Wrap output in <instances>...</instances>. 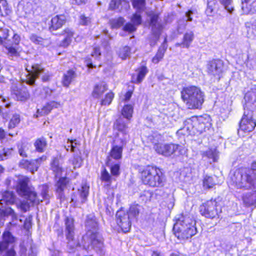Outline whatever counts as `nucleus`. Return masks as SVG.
Here are the masks:
<instances>
[{
	"mask_svg": "<svg viewBox=\"0 0 256 256\" xmlns=\"http://www.w3.org/2000/svg\"><path fill=\"white\" fill-rule=\"evenodd\" d=\"M86 233L83 236V246L87 250H94L96 253L103 255L104 253V239L99 232L98 224L95 216H87L86 222Z\"/></svg>",
	"mask_w": 256,
	"mask_h": 256,
	"instance_id": "nucleus-1",
	"label": "nucleus"
},
{
	"mask_svg": "<svg viewBox=\"0 0 256 256\" xmlns=\"http://www.w3.org/2000/svg\"><path fill=\"white\" fill-rule=\"evenodd\" d=\"M229 186L230 188L248 190L256 187V172L254 170L241 168L231 172Z\"/></svg>",
	"mask_w": 256,
	"mask_h": 256,
	"instance_id": "nucleus-2",
	"label": "nucleus"
},
{
	"mask_svg": "<svg viewBox=\"0 0 256 256\" xmlns=\"http://www.w3.org/2000/svg\"><path fill=\"white\" fill-rule=\"evenodd\" d=\"M30 180L24 176L18 178L17 192L25 200L22 202L20 208L24 212H27L31 206L40 204L36 194L28 186Z\"/></svg>",
	"mask_w": 256,
	"mask_h": 256,
	"instance_id": "nucleus-3",
	"label": "nucleus"
},
{
	"mask_svg": "<svg viewBox=\"0 0 256 256\" xmlns=\"http://www.w3.org/2000/svg\"><path fill=\"white\" fill-rule=\"evenodd\" d=\"M140 172L142 182L145 185L152 188H161L164 186V176L160 168L148 166L140 168Z\"/></svg>",
	"mask_w": 256,
	"mask_h": 256,
	"instance_id": "nucleus-4",
	"label": "nucleus"
},
{
	"mask_svg": "<svg viewBox=\"0 0 256 256\" xmlns=\"http://www.w3.org/2000/svg\"><path fill=\"white\" fill-rule=\"evenodd\" d=\"M196 222L190 217L182 216L174 226L176 236L181 241L188 240L197 233Z\"/></svg>",
	"mask_w": 256,
	"mask_h": 256,
	"instance_id": "nucleus-5",
	"label": "nucleus"
},
{
	"mask_svg": "<svg viewBox=\"0 0 256 256\" xmlns=\"http://www.w3.org/2000/svg\"><path fill=\"white\" fill-rule=\"evenodd\" d=\"M182 98L189 109H199L204 102V94L195 86L184 88L181 92Z\"/></svg>",
	"mask_w": 256,
	"mask_h": 256,
	"instance_id": "nucleus-6",
	"label": "nucleus"
},
{
	"mask_svg": "<svg viewBox=\"0 0 256 256\" xmlns=\"http://www.w3.org/2000/svg\"><path fill=\"white\" fill-rule=\"evenodd\" d=\"M26 70L28 74L26 80L27 84L30 86H34L35 84L36 80L39 76H42L44 82H48L52 75L48 72L46 71L43 67L38 64L32 65L30 68L27 66Z\"/></svg>",
	"mask_w": 256,
	"mask_h": 256,
	"instance_id": "nucleus-7",
	"label": "nucleus"
},
{
	"mask_svg": "<svg viewBox=\"0 0 256 256\" xmlns=\"http://www.w3.org/2000/svg\"><path fill=\"white\" fill-rule=\"evenodd\" d=\"M154 149L158 154L165 157H170L172 155H182L184 152V148L180 146L173 144H154Z\"/></svg>",
	"mask_w": 256,
	"mask_h": 256,
	"instance_id": "nucleus-8",
	"label": "nucleus"
},
{
	"mask_svg": "<svg viewBox=\"0 0 256 256\" xmlns=\"http://www.w3.org/2000/svg\"><path fill=\"white\" fill-rule=\"evenodd\" d=\"M222 212V206L216 200L208 201L200 207L201 214L208 218H218Z\"/></svg>",
	"mask_w": 256,
	"mask_h": 256,
	"instance_id": "nucleus-9",
	"label": "nucleus"
},
{
	"mask_svg": "<svg viewBox=\"0 0 256 256\" xmlns=\"http://www.w3.org/2000/svg\"><path fill=\"white\" fill-rule=\"evenodd\" d=\"M66 236L68 240V246L70 252H73L78 246V242L74 239V220L72 218H67L66 220Z\"/></svg>",
	"mask_w": 256,
	"mask_h": 256,
	"instance_id": "nucleus-10",
	"label": "nucleus"
},
{
	"mask_svg": "<svg viewBox=\"0 0 256 256\" xmlns=\"http://www.w3.org/2000/svg\"><path fill=\"white\" fill-rule=\"evenodd\" d=\"M14 238L8 232H6L3 234V240L0 242V253L2 256H16L15 251L10 248V244L13 243Z\"/></svg>",
	"mask_w": 256,
	"mask_h": 256,
	"instance_id": "nucleus-11",
	"label": "nucleus"
},
{
	"mask_svg": "<svg viewBox=\"0 0 256 256\" xmlns=\"http://www.w3.org/2000/svg\"><path fill=\"white\" fill-rule=\"evenodd\" d=\"M116 222L118 224L121 228L122 230L126 233L130 232L132 224L131 218L125 211L120 210L118 211L116 214Z\"/></svg>",
	"mask_w": 256,
	"mask_h": 256,
	"instance_id": "nucleus-12",
	"label": "nucleus"
},
{
	"mask_svg": "<svg viewBox=\"0 0 256 256\" xmlns=\"http://www.w3.org/2000/svg\"><path fill=\"white\" fill-rule=\"evenodd\" d=\"M206 68L209 76L220 80L223 72L224 62L221 60H213L208 63Z\"/></svg>",
	"mask_w": 256,
	"mask_h": 256,
	"instance_id": "nucleus-13",
	"label": "nucleus"
},
{
	"mask_svg": "<svg viewBox=\"0 0 256 256\" xmlns=\"http://www.w3.org/2000/svg\"><path fill=\"white\" fill-rule=\"evenodd\" d=\"M10 104H7L6 108L2 110V116L4 119L8 120V118L12 116L8 124L9 129H13L17 127L20 122V116L16 114H10V112L8 109L10 108Z\"/></svg>",
	"mask_w": 256,
	"mask_h": 256,
	"instance_id": "nucleus-14",
	"label": "nucleus"
},
{
	"mask_svg": "<svg viewBox=\"0 0 256 256\" xmlns=\"http://www.w3.org/2000/svg\"><path fill=\"white\" fill-rule=\"evenodd\" d=\"M189 122H192L195 125H198V127L196 129H194L196 132H198V134H202L209 130L211 124L209 122V118L206 120L202 117H192V121H189Z\"/></svg>",
	"mask_w": 256,
	"mask_h": 256,
	"instance_id": "nucleus-15",
	"label": "nucleus"
},
{
	"mask_svg": "<svg viewBox=\"0 0 256 256\" xmlns=\"http://www.w3.org/2000/svg\"><path fill=\"white\" fill-rule=\"evenodd\" d=\"M256 126V124L252 119L251 116H248L244 114V116L240 123V130L244 132H252Z\"/></svg>",
	"mask_w": 256,
	"mask_h": 256,
	"instance_id": "nucleus-16",
	"label": "nucleus"
},
{
	"mask_svg": "<svg viewBox=\"0 0 256 256\" xmlns=\"http://www.w3.org/2000/svg\"><path fill=\"white\" fill-rule=\"evenodd\" d=\"M66 17L64 15H58L53 17L50 21L49 30L53 32L61 28L66 22Z\"/></svg>",
	"mask_w": 256,
	"mask_h": 256,
	"instance_id": "nucleus-17",
	"label": "nucleus"
},
{
	"mask_svg": "<svg viewBox=\"0 0 256 256\" xmlns=\"http://www.w3.org/2000/svg\"><path fill=\"white\" fill-rule=\"evenodd\" d=\"M189 121H192V118L186 120L184 122V127L178 131V133L183 135H196L198 134V132H196L194 129H196L198 127V125H195L194 122Z\"/></svg>",
	"mask_w": 256,
	"mask_h": 256,
	"instance_id": "nucleus-18",
	"label": "nucleus"
},
{
	"mask_svg": "<svg viewBox=\"0 0 256 256\" xmlns=\"http://www.w3.org/2000/svg\"><path fill=\"white\" fill-rule=\"evenodd\" d=\"M28 250V256H36V248L30 240H29L25 244L24 242L20 245V254L26 256Z\"/></svg>",
	"mask_w": 256,
	"mask_h": 256,
	"instance_id": "nucleus-19",
	"label": "nucleus"
},
{
	"mask_svg": "<svg viewBox=\"0 0 256 256\" xmlns=\"http://www.w3.org/2000/svg\"><path fill=\"white\" fill-rule=\"evenodd\" d=\"M202 158L208 160L210 164L217 162L219 158V152L216 148H212L202 152Z\"/></svg>",
	"mask_w": 256,
	"mask_h": 256,
	"instance_id": "nucleus-20",
	"label": "nucleus"
},
{
	"mask_svg": "<svg viewBox=\"0 0 256 256\" xmlns=\"http://www.w3.org/2000/svg\"><path fill=\"white\" fill-rule=\"evenodd\" d=\"M123 147L122 146H114L110 151L109 156L108 158L107 162L110 164L114 160H119L122 158Z\"/></svg>",
	"mask_w": 256,
	"mask_h": 256,
	"instance_id": "nucleus-21",
	"label": "nucleus"
},
{
	"mask_svg": "<svg viewBox=\"0 0 256 256\" xmlns=\"http://www.w3.org/2000/svg\"><path fill=\"white\" fill-rule=\"evenodd\" d=\"M242 8L246 14L256 12V0H241Z\"/></svg>",
	"mask_w": 256,
	"mask_h": 256,
	"instance_id": "nucleus-22",
	"label": "nucleus"
},
{
	"mask_svg": "<svg viewBox=\"0 0 256 256\" xmlns=\"http://www.w3.org/2000/svg\"><path fill=\"white\" fill-rule=\"evenodd\" d=\"M12 93L16 96L18 100H24L30 96L29 94L25 90H22L18 85L14 84L12 86Z\"/></svg>",
	"mask_w": 256,
	"mask_h": 256,
	"instance_id": "nucleus-23",
	"label": "nucleus"
},
{
	"mask_svg": "<svg viewBox=\"0 0 256 256\" xmlns=\"http://www.w3.org/2000/svg\"><path fill=\"white\" fill-rule=\"evenodd\" d=\"M58 106V104L57 102H52L47 104L42 108H38L37 110L38 115L36 116V118L48 114L53 108H57Z\"/></svg>",
	"mask_w": 256,
	"mask_h": 256,
	"instance_id": "nucleus-24",
	"label": "nucleus"
},
{
	"mask_svg": "<svg viewBox=\"0 0 256 256\" xmlns=\"http://www.w3.org/2000/svg\"><path fill=\"white\" fill-rule=\"evenodd\" d=\"M16 196L12 192L6 191L4 192L2 195V198L0 200V204L11 205L16 201Z\"/></svg>",
	"mask_w": 256,
	"mask_h": 256,
	"instance_id": "nucleus-25",
	"label": "nucleus"
},
{
	"mask_svg": "<svg viewBox=\"0 0 256 256\" xmlns=\"http://www.w3.org/2000/svg\"><path fill=\"white\" fill-rule=\"evenodd\" d=\"M77 78V74L74 70H68L64 75L62 84L65 87H68L71 83Z\"/></svg>",
	"mask_w": 256,
	"mask_h": 256,
	"instance_id": "nucleus-26",
	"label": "nucleus"
},
{
	"mask_svg": "<svg viewBox=\"0 0 256 256\" xmlns=\"http://www.w3.org/2000/svg\"><path fill=\"white\" fill-rule=\"evenodd\" d=\"M108 90L106 84H100L96 85L92 92V96L95 99H99Z\"/></svg>",
	"mask_w": 256,
	"mask_h": 256,
	"instance_id": "nucleus-27",
	"label": "nucleus"
},
{
	"mask_svg": "<svg viewBox=\"0 0 256 256\" xmlns=\"http://www.w3.org/2000/svg\"><path fill=\"white\" fill-rule=\"evenodd\" d=\"M167 40L166 38L164 44L160 48L156 54L152 58V62L155 64H158L164 58V54L168 48V46L166 44Z\"/></svg>",
	"mask_w": 256,
	"mask_h": 256,
	"instance_id": "nucleus-28",
	"label": "nucleus"
},
{
	"mask_svg": "<svg viewBox=\"0 0 256 256\" xmlns=\"http://www.w3.org/2000/svg\"><path fill=\"white\" fill-rule=\"evenodd\" d=\"M138 75L136 78L132 76V82L135 84H140L144 78L146 76L148 72V70L146 66H142L138 70Z\"/></svg>",
	"mask_w": 256,
	"mask_h": 256,
	"instance_id": "nucleus-29",
	"label": "nucleus"
},
{
	"mask_svg": "<svg viewBox=\"0 0 256 256\" xmlns=\"http://www.w3.org/2000/svg\"><path fill=\"white\" fill-rule=\"evenodd\" d=\"M130 136L128 132H118L116 137L115 142L120 146H124L129 140Z\"/></svg>",
	"mask_w": 256,
	"mask_h": 256,
	"instance_id": "nucleus-30",
	"label": "nucleus"
},
{
	"mask_svg": "<svg viewBox=\"0 0 256 256\" xmlns=\"http://www.w3.org/2000/svg\"><path fill=\"white\" fill-rule=\"evenodd\" d=\"M52 169L57 178H61L64 172V170L60 166L58 158H54L52 164Z\"/></svg>",
	"mask_w": 256,
	"mask_h": 256,
	"instance_id": "nucleus-31",
	"label": "nucleus"
},
{
	"mask_svg": "<svg viewBox=\"0 0 256 256\" xmlns=\"http://www.w3.org/2000/svg\"><path fill=\"white\" fill-rule=\"evenodd\" d=\"M62 35L65 36V38L61 42L60 46L64 48L68 47L72 42L74 32L72 30L68 28L62 32Z\"/></svg>",
	"mask_w": 256,
	"mask_h": 256,
	"instance_id": "nucleus-32",
	"label": "nucleus"
},
{
	"mask_svg": "<svg viewBox=\"0 0 256 256\" xmlns=\"http://www.w3.org/2000/svg\"><path fill=\"white\" fill-rule=\"evenodd\" d=\"M158 20V16H154L151 18V26L152 27V30L156 39L157 40L159 38L160 32L161 30V26L160 24H157Z\"/></svg>",
	"mask_w": 256,
	"mask_h": 256,
	"instance_id": "nucleus-33",
	"label": "nucleus"
},
{
	"mask_svg": "<svg viewBox=\"0 0 256 256\" xmlns=\"http://www.w3.org/2000/svg\"><path fill=\"white\" fill-rule=\"evenodd\" d=\"M34 146L38 152H44L47 146V142L46 138L42 137L38 139L34 143Z\"/></svg>",
	"mask_w": 256,
	"mask_h": 256,
	"instance_id": "nucleus-34",
	"label": "nucleus"
},
{
	"mask_svg": "<svg viewBox=\"0 0 256 256\" xmlns=\"http://www.w3.org/2000/svg\"><path fill=\"white\" fill-rule=\"evenodd\" d=\"M114 128L118 132H128L127 124H126L124 120L122 118L116 120L114 124Z\"/></svg>",
	"mask_w": 256,
	"mask_h": 256,
	"instance_id": "nucleus-35",
	"label": "nucleus"
},
{
	"mask_svg": "<svg viewBox=\"0 0 256 256\" xmlns=\"http://www.w3.org/2000/svg\"><path fill=\"white\" fill-rule=\"evenodd\" d=\"M46 160V156H42L40 158L31 162L29 166L28 170L31 172L34 173V172L37 171L41 163Z\"/></svg>",
	"mask_w": 256,
	"mask_h": 256,
	"instance_id": "nucleus-36",
	"label": "nucleus"
},
{
	"mask_svg": "<svg viewBox=\"0 0 256 256\" xmlns=\"http://www.w3.org/2000/svg\"><path fill=\"white\" fill-rule=\"evenodd\" d=\"M248 36L250 38L256 37V20L246 24Z\"/></svg>",
	"mask_w": 256,
	"mask_h": 256,
	"instance_id": "nucleus-37",
	"label": "nucleus"
},
{
	"mask_svg": "<svg viewBox=\"0 0 256 256\" xmlns=\"http://www.w3.org/2000/svg\"><path fill=\"white\" fill-rule=\"evenodd\" d=\"M194 40V34L192 32L186 33L184 36L182 45V48H188Z\"/></svg>",
	"mask_w": 256,
	"mask_h": 256,
	"instance_id": "nucleus-38",
	"label": "nucleus"
},
{
	"mask_svg": "<svg viewBox=\"0 0 256 256\" xmlns=\"http://www.w3.org/2000/svg\"><path fill=\"white\" fill-rule=\"evenodd\" d=\"M118 54L122 60H126L130 56L131 48L128 46L122 47L118 50Z\"/></svg>",
	"mask_w": 256,
	"mask_h": 256,
	"instance_id": "nucleus-39",
	"label": "nucleus"
},
{
	"mask_svg": "<svg viewBox=\"0 0 256 256\" xmlns=\"http://www.w3.org/2000/svg\"><path fill=\"white\" fill-rule=\"evenodd\" d=\"M142 208L141 206L138 204H133L132 205L129 210L128 215L130 216L131 219L136 218Z\"/></svg>",
	"mask_w": 256,
	"mask_h": 256,
	"instance_id": "nucleus-40",
	"label": "nucleus"
},
{
	"mask_svg": "<svg viewBox=\"0 0 256 256\" xmlns=\"http://www.w3.org/2000/svg\"><path fill=\"white\" fill-rule=\"evenodd\" d=\"M6 48L8 52V54L12 57H18L20 56V48L18 46H6Z\"/></svg>",
	"mask_w": 256,
	"mask_h": 256,
	"instance_id": "nucleus-41",
	"label": "nucleus"
},
{
	"mask_svg": "<svg viewBox=\"0 0 256 256\" xmlns=\"http://www.w3.org/2000/svg\"><path fill=\"white\" fill-rule=\"evenodd\" d=\"M30 144L28 143L22 142L18 146L20 155L24 158L28 157V152L30 150Z\"/></svg>",
	"mask_w": 256,
	"mask_h": 256,
	"instance_id": "nucleus-42",
	"label": "nucleus"
},
{
	"mask_svg": "<svg viewBox=\"0 0 256 256\" xmlns=\"http://www.w3.org/2000/svg\"><path fill=\"white\" fill-rule=\"evenodd\" d=\"M0 16H6L10 14L11 10L6 0H2L0 2Z\"/></svg>",
	"mask_w": 256,
	"mask_h": 256,
	"instance_id": "nucleus-43",
	"label": "nucleus"
},
{
	"mask_svg": "<svg viewBox=\"0 0 256 256\" xmlns=\"http://www.w3.org/2000/svg\"><path fill=\"white\" fill-rule=\"evenodd\" d=\"M216 0H208V8L206 10V14L208 16H212L214 14V10L216 8L217 6Z\"/></svg>",
	"mask_w": 256,
	"mask_h": 256,
	"instance_id": "nucleus-44",
	"label": "nucleus"
},
{
	"mask_svg": "<svg viewBox=\"0 0 256 256\" xmlns=\"http://www.w3.org/2000/svg\"><path fill=\"white\" fill-rule=\"evenodd\" d=\"M113 180L114 179L111 176L109 172L106 170L104 169L103 171L102 172L101 180L102 182L106 184V186H110Z\"/></svg>",
	"mask_w": 256,
	"mask_h": 256,
	"instance_id": "nucleus-45",
	"label": "nucleus"
},
{
	"mask_svg": "<svg viewBox=\"0 0 256 256\" xmlns=\"http://www.w3.org/2000/svg\"><path fill=\"white\" fill-rule=\"evenodd\" d=\"M134 109L132 106L126 105L122 110V116L128 120H130L132 117Z\"/></svg>",
	"mask_w": 256,
	"mask_h": 256,
	"instance_id": "nucleus-46",
	"label": "nucleus"
},
{
	"mask_svg": "<svg viewBox=\"0 0 256 256\" xmlns=\"http://www.w3.org/2000/svg\"><path fill=\"white\" fill-rule=\"evenodd\" d=\"M107 166L110 168V171L112 175L114 176L118 177L120 174V164L119 162L114 164L112 162L110 164L107 162Z\"/></svg>",
	"mask_w": 256,
	"mask_h": 256,
	"instance_id": "nucleus-47",
	"label": "nucleus"
},
{
	"mask_svg": "<svg viewBox=\"0 0 256 256\" xmlns=\"http://www.w3.org/2000/svg\"><path fill=\"white\" fill-rule=\"evenodd\" d=\"M132 5L134 9L138 12L144 11L146 7L145 0H132Z\"/></svg>",
	"mask_w": 256,
	"mask_h": 256,
	"instance_id": "nucleus-48",
	"label": "nucleus"
},
{
	"mask_svg": "<svg viewBox=\"0 0 256 256\" xmlns=\"http://www.w3.org/2000/svg\"><path fill=\"white\" fill-rule=\"evenodd\" d=\"M114 97V94L112 92L107 94L104 98H102L100 101L102 106H108L112 102Z\"/></svg>",
	"mask_w": 256,
	"mask_h": 256,
	"instance_id": "nucleus-49",
	"label": "nucleus"
},
{
	"mask_svg": "<svg viewBox=\"0 0 256 256\" xmlns=\"http://www.w3.org/2000/svg\"><path fill=\"white\" fill-rule=\"evenodd\" d=\"M203 184L204 186L208 189L212 188L216 185V182L214 178L208 176H206L204 177Z\"/></svg>",
	"mask_w": 256,
	"mask_h": 256,
	"instance_id": "nucleus-50",
	"label": "nucleus"
},
{
	"mask_svg": "<svg viewBox=\"0 0 256 256\" xmlns=\"http://www.w3.org/2000/svg\"><path fill=\"white\" fill-rule=\"evenodd\" d=\"M90 187L86 184H83L81 190H79L81 198L82 199V202H85L89 194Z\"/></svg>",
	"mask_w": 256,
	"mask_h": 256,
	"instance_id": "nucleus-51",
	"label": "nucleus"
},
{
	"mask_svg": "<svg viewBox=\"0 0 256 256\" xmlns=\"http://www.w3.org/2000/svg\"><path fill=\"white\" fill-rule=\"evenodd\" d=\"M244 100L247 104H254L256 102V92H250L246 94Z\"/></svg>",
	"mask_w": 256,
	"mask_h": 256,
	"instance_id": "nucleus-52",
	"label": "nucleus"
},
{
	"mask_svg": "<svg viewBox=\"0 0 256 256\" xmlns=\"http://www.w3.org/2000/svg\"><path fill=\"white\" fill-rule=\"evenodd\" d=\"M220 1L226 11L229 14H232L234 11L232 0H220Z\"/></svg>",
	"mask_w": 256,
	"mask_h": 256,
	"instance_id": "nucleus-53",
	"label": "nucleus"
},
{
	"mask_svg": "<svg viewBox=\"0 0 256 256\" xmlns=\"http://www.w3.org/2000/svg\"><path fill=\"white\" fill-rule=\"evenodd\" d=\"M66 180L64 178H60L58 184V189L56 190L58 194V197L62 199L64 197L63 191L64 190L66 186Z\"/></svg>",
	"mask_w": 256,
	"mask_h": 256,
	"instance_id": "nucleus-54",
	"label": "nucleus"
},
{
	"mask_svg": "<svg viewBox=\"0 0 256 256\" xmlns=\"http://www.w3.org/2000/svg\"><path fill=\"white\" fill-rule=\"evenodd\" d=\"M10 36V30L6 28H2L0 31V44H6V41L8 40Z\"/></svg>",
	"mask_w": 256,
	"mask_h": 256,
	"instance_id": "nucleus-55",
	"label": "nucleus"
},
{
	"mask_svg": "<svg viewBox=\"0 0 256 256\" xmlns=\"http://www.w3.org/2000/svg\"><path fill=\"white\" fill-rule=\"evenodd\" d=\"M30 40L32 42L37 45L44 46L46 43L44 39L34 34L30 36Z\"/></svg>",
	"mask_w": 256,
	"mask_h": 256,
	"instance_id": "nucleus-56",
	"label": "nucleus"
},
{
	"mask_svg": "<svg viewBox=\"0 0 256 256\" xmlns=\"http://www.w3.org/2000/svg\"><path fill=\"white\" fill-rule=\"evenodd\" d=\"M125 22V20L122 18L112 20L111 21L112 27L113 28H120Z\"/></svg>",
	"mask_w": 256,
	"mask_h": 256,
	"instance_id": "nucleus-57",
	"label": "nucleus"
},
{
	"mask_svg": "<svg viewBox=\"0 0 256 256\" xmlns=\"http://www.w3.org/2000/svg\"><path fill=\"white\" fill-rule=\"evenodd\" d=\"M13 151L12 149H3L0 152V161L7 160L12 154Z\"/></svg>",
	"mask_w": 256,
	"mask_h": 256,
	"instance_id": "nucleus-58",
	"label": "nucleus"
},
{
	"mask_svg": "<svg viewBox=\"0 0 256 256\" xmlns=\"http://www.w3.org/2000/svg\"><path fill=\"white\" fill-rule=\"evenodd\" d=\"M152 193L149 191L144 192L140 196V201L142 202L146 203L150 201L152 198Z\"/></svg>",
	"mask_w": 256,
	"mask_h": 256,
	"instance_id": "nucleus-59",
	"label": "nucleus"
},
{
	"mask_svg": "<svg viewBox=\"0 0 256 256\" xmlns=\"http://www.w3.org/2000/svg\"><path fill=\"white\" fill-rule=\"evenodd\" d=\"M123 3H126L125 0H112L110 4V8L112 10L119 9Z\"/></svg>",
	"mask_w": 256,
	"mask_h": 256,
	"instance_id": "nucleus-60",
	"label": "nucleus"
},
{
	"mask_svg": "<svg viewBox=\"0 0 256 256\" xmlns=\"http://www.w3.org/2000/svg\"><path fill=\"white\" fill-rule=\"evenodd\" d=\"M82 164V160L78 154L74 156V158L72 161V164L74 168H80Z\"/></svg>",
	"mask_w": 256,
	"mask_h": 256,
	"instance_id": "nucleus-61",
	"label": "nucleus"
},
{
	"mask_svg": "<svg viewBox=\"0 0 256 256\" xmlns=\"http://www.w3.org/2000/svg\"><path fill=\"white\" fill-rule=\"evenodd\" d=\"M42 191V196L44 200H49L50 196L48 194V187L46 185H43L40 187Z\"/></svg>",
	"mask_w": 256,
	"mask_h": 256,
	"instance_id": "nucleus-62",
	"label": "nucleus"
},
{
	"mask_svg": "<svg viewBox=\"0 0 256 256\" xmlns=\"http://www.w3.org/2000/svg\"><path fill=\"white\" fill-rule=\"evenodd\" d=\"M132 22L136 26L140 25L142 22V18L138 14H135L132 19Z\"/></svg>",
	"mask_w": 256,
	"mask_h": 256,
	"instance_id": "nucleus-63",
	"label": "nucleus"
},
{
	"mask_svg": "<svg viewBox=\"0 0 256 256\" xmlns=\"http://www.w3.org/2000/svg\"><path fill=\"white\" fill-rule=\"evenodd\" d=\"M136 26L134 24L128 23L124 28V30L126 32H132L136 30Z\"/></svg>",
	"mask_w": 256,
	"mask_h": 256,
	"instance_id": "nucleus-64",
	"label": "nucleus"
}]
</instances>
